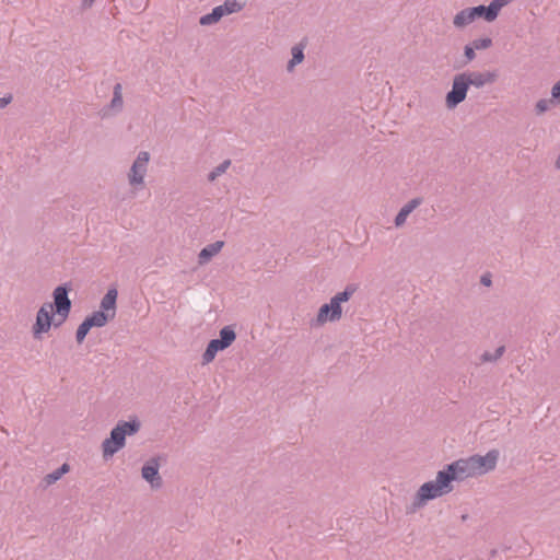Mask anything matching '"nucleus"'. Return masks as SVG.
Instances as JSON below:
<instances>
[{"label": "nucleus", "mask_w": 560, "mask_h": 560, "mask_svg": "<svg viewBox=\"0 0 560 560\" xmlns=\"http://www.w3.org/2000/svg\"><path fill=\"white\" fill-rule=\"evenodd\" d=\"M142 477L151 483L153 488L161 486V478L159 476V465L155 460H152L143 466Z\"/></svg>", "instance_id": "nucleus-15"}, {"label": "nucleus", "mask_w": 560, "mask_h": 560, "mask_svg": "<svg viewBox=\"0 0 560 560\" xmlns=\"http://www.w3.org/2000/svg\"><path fill=\"white\" fill-rule=\"evenodd\" d=\"M224 242L217 241L205 248L199 253V264L203 265L208 262L213 256H215L223 248Z\"/></svg>", "instance_id": "nucleus-16"}, {"label": "nucleus", "mask_w": 560, "mask_h": 560, "mask_svg": "<svg viewBox=\"0 0 560 560\" xmlns=\"http://www.w3.org/2000/svg\"><path fill=\"white\" fill-rule=\"evenodd\" d=\"M556 166H557L558 168H560V155L558 156V159H557V161H556Z\"/></svg>", "instance_id": "nucleus-31"}, {"label": "nucleus", "mask_w": 560, "mask_h": 560, "mask_svg": "<svg viewBox=\"0 0 560 560\" xmlns=\"http://www.w3.org/2000/svg\"><path fill=\"white\" fill-rule=\"evenodd\" d=\"M95 0H83L84 5L90 7Z\"/></svg>", "instance_id": "nucleus-30"}, {"label": "nucleus", "mask_w": 560, "mask_h": 560, "mask_svg": "<svg viewBox=\"0 0 560 560\" xmlns=\"http://www.w3.org/2000/svg\"><path fill=\"white\" fill-rule=\"evenodd\" d=\"M150 161V155L148 152H140L135 160L130 174L129 182L131 185H141L143 184L144 175L148 170V164Z\"/></svg>", "instance_id": "nucleus-12"}, {"label": "nucleus", "mask_w": 560, "mask_h": 560, "mask_svg": "<svg viewBox=\"0 0 560 560\" xmlns=\"http://www.w3.org/2000/svg\"><path fill=\"white\" fill-rule=\"evenodd\" d=\"M504 350H505L504 346H500L495 349L494 353L485 352L481 357L482 361L483 362L495 361L503 355Z\"/></svg>", "instance_id": "nucleus-21"}, {"label": "nucleus", "mask_w": 560, "mask_h": 560, "mask_svg": "<svg viewBox=\"0 0 560 560\" xmlns=\"http://www.w3.org/2000/svg\"><path fill=\"white\" fill-rule=\"evenodd\" d=\"M118 292L116 289H109L101 301V312H104L113 319L116 316V301Z\"/></svg>", "instance_id": "nucleus-14"}, {"label": "nucleus", "mask_w": 560, "mask_h": 560, "mask_svg": "<svg viewBox=\"0 0 560 560\" xmlns=\"http://www.w3.org/2000/svg\"><path fill=\"white\" fill-rule=\"evenodd\" d=\"M12 102V95L0 97V108L5 107Z\"/></svg>", "instance_id": "nucleus-28"}, {"label": "nucleus", "mask_w": 560, "mask_h": 560, "mask_svg": "<svg viewBox=\"0 0 560 560\" xmlns=\"http://www.w3.org/2000/svg\"><path fill=\"white\" fill-rule=\"evenodd\" d=\"M247 0H225L223 4L215 7L211 13L200 18L201 25H210L220 21L224 15L242 11Z\"/></svg>", "instance_id": "nucleus-6"}, {"label": "nucleus", "mask_w": 560, "mask_h": 560, "mask_svg": "<svg viewBox=\"0 0 560 560\" xmlns=\"http://www.w3.org/2000/svg\"><path fill=\"white\" fill-rule=\"evenodd\" d=\"M499 455L500 453L498 450H491L483 456H470L476 476H481L493 470L497 467Z\"/></svg>", "instance_id": "nucleus-10"}, {"label": "nucleus", "mask_w": 560, "mask_h": 560, "mask_svg": "<svg viewBox=\"0 0 560 560\" xmlns=\"http://www.w3.org/2000/svg\"><path fill=\"white\" fill-rule=\"evenodd\" d=\"M69 471V465L68 464H63L59 469H57L56 471L51 472V474H48L46 477H45V482L47 485H52L55 483L57 480H59L65 474H67Z\"/></svg>", "instance_id": "nucleus-19"}, {"label": "nucleus", "mask_w": 560, "mask_h": 560, "mask_svg": "<svg viewBox=\"0 0 560 560\" xmlns=\"http://www.w3.org/2000/svg\"><path fill=\"white\" fill-rule=\"evenodd\" d=\"M467 81L468 85H472L475 88H482L486 84H492L495 82L498 74L493 71H485V72H463L462 73Z\"/></svg>", "instance_id": "nucleus-13"}, {"label": "nucleus", "mask_w": 560, "mask_h": 560, "mask_svg": "<svg viewBox=\"0 0 560 560\" xmlns=\"http://www.w3.org/2000/svg\"><path fill=\"white\" fill-rule=\"evenodd\" d=\"M551 96L556 103H560V80L552 86Z\"/></svg>", "instance_id": "nucleus-25"}, {"label": "nucleus", "mask_w": 560, "mask_h": 560, "mask_svg": "<svg viewBox=\"0 0 560 560\" xmlns=\"http://www.w3.org/2000/svg\"><path fill=\"white\" fill-rule=\"evenodd\" d=\"M303 58H304L303 47L294 46L292 48V59L289 62L288 69L292 70L296 65H299L303 61Z\"/></svg>", "instance_id": "nucleus-20"}, {"label": "nucleus", "mask_w": 560, "mask_h": 560, "mask_svg": "<svg viewBox=\"0 0 560 560\" xmlns=\"http://www.w3.org/2000/svg\"><path fill=\"white\" fill-rule=\"evenodd\" d=\"M140 429L138 420L127 422H119L110 432V436L102 444L103 457H112L115 453L121 450L126 443V436L132 435Z\"/></svg>", "instance_id": "nucleus-2"}, {"label": "nucleus", "mask_w": 560, "mask_h": 560, "mask_svg": "<svg viewBox=\"0 0 560 560\" xmlns=\"http://www.w3.org/2000/svg\"><path fill=\"white\" fill-rule=\"evenodd\" d=\"M475 49L474 45L465 47V56L469 61L475 58Z\"/></svg>", "instance_id": "nucleus-27"}, {"label": "nucleus", "mask_w": 560, "mask_h": 560, "mask_svg": "<svg viewBox=\"0 0 560 560\" xmlns=\"http://www.w3.org/2000/svg\"><path fill=\"white\" fill-rule=\"evenodd\" d=\"M513 0H492L488 7L478 5L472 8L476 19H483L487 22H493L502 8L508 5Z\"/></svg>", "instance_id": "nucleus-11"}, {"label": "nucleus", "mask_w": 560, "mask_h": 560, "mask_svg": "<svg viewBox=\"0 0 560 560\" xmlns=\"http://www.w3.org/2000/svg\"><path fill=\"white\" fill-rule=\"evenodd\" d=\"M451 483L455 480H464L467 478L476 477L471 458L458 459L450 464L445 469Z\"/></svg>", "instance_id": "nucleus-7"}, {"label": "nucleus", "mask_w": 560, "mask_h": 560, "mask_svg": "<svg viewBox=\"0 0 560 560\" xmlns=\"http://www.w3.org/2000/svg\"><path fill=\"white\" fill-rule=\"evenodd\" d=\"M492 42L490 38H479L472 42V45L476 49H487L491 46Z\"/></svg>", "instance_id": "nucleus-24"}, {"label": "nucleus", "mask_w": 560, "mask_h": 560, "mask_svg": "<svg viewBox=\"0 0 560 560\" xmlns=\"http://www.w3.org/2000/svg\"><path fill=\"white\" fill-rule=\"evenodd\" d=\"M120 89H121L120 84H117V85L115 86L114 98H113V104H114V105H115V104H117V103H118V104H121V93H120Z\"/></svg>", "instance_id": "nucleus-26"}, {"label": "nucleus", "mask_w": 560, "mask_h": 560, "mask_svg": "<svg viewBox=\"0 0 560 560\" xmlns=\"http://www.w3.org/2000/svg\"><path fill=\"white\" fill-rule=\"evenodd\" d=\"M476 20L472 8H467L459 11L453 20V23L456 27L463 28L469 24H471Z\"/></svg>", "instance_id": "nucleus-17"}, {"label": "nucleus", "mask_w": 560, "mask_h": 560, "mask_svg": "<svg viewBox=\"0 0 560 560\" xmlns=\"http://www.w3.org/2000/svg\"><path fill=\"white\" fill-rule=\"evenodd\" d=\"M420 205V201L418 199H413L410 202H408L406 206L401 208L399 213L397 214L395 219V223L397 226H400L405 223L407 217Z\"/></svg>", "instance_id": "nucleus-18"}, {"label": "nucleus", "mask_w": 560, "mask_h": 560, "mask_svg": "<svg viewBox=\"0 0 560 560\" xmlns=\"http://www.w3.org/2000/svg\"><path fill=\"white\" fill-rule=\"evenodd\" d=\"M556 101L552 100V97L550 100H546V98H542V100H539L536 105H535V108H536V112L537 114H542L547 110L550 109L551 105L555 103Z\"/></svg>", "instance_id": "nucleus-22"}, {"label": "nucleus", "mask_w": 560, "mask_h": 560, "mask_svg": "<svg viewBox=\"0 0 560 560\" xmlns=\"http://www.w3.org/2000/svg\"><path fill=\"white\" fill-rule=\"evenodd\" d=\"M452 490L453 486L450 481L447 472L441 470L438 472L435 480L428 481L419 488L416 499L418 504L421 505L429 500H433L447 494Z\"/></svg>", "instance_id": "nucleus-3"}, {"label": "nucleus", "mask_w": 560, "mask_h": 560, "mask_svg": "<svg viewBox=\"0 0 560 560\" xmlns=\"http://www.w3.org/2000/svg\"><path fill=\"white\" fill-rule=\"evenodd\" d=\"M113 318L101 311H96L88 316L77 329L75 338L81 343L86 337L88 332L94 327H104Z\"/></svg>", "instance_id": "nucleus-8"}, {"label": "nucleus", "mask_w": 560, "mask_h": 560, "mask_svg": "<svg viewBox=\"0 0 560 560\" xmlns=\"http://www.w3.org/2000/svg\"><path fill=\"white\" fill-rule=\"evenodd\" d=\"M468 88L469 85L462 73L455 75L452 90L446 95L447 107L454 108L462 103L466 98Z\"/></svg>", "instance_id": "nucleus-9"}, {"label": "nucleus", "mask_w": 560, "mask_h": 560, "mask_svg": "<svg viewBox=\"0 0 560 560\" xmlns=\"http://www.w3.org/2000/svg\"><path fill=\"white\" fill-rule=\"evenodd\" d=\"M230 166V161H224L222 164H220L218 167H215L210 174H209V180H214L217 177L225 173V171Z\"/></svg>", "instance_id": "nucleus-23"}, {"label": "nucleus", "mask_w": 560, "mask_h": 560, "mask_svg": "<svg viewBox=\"0 0 560 560\" xmlns=\"http://www.w3.org/2000/svg\"><path fill=\"white\" fill-rule=\"evenodd\" d=\"M355 289L353 287L346 288L345 291L336 294L329 303L324 304L319 307L317 316H316V325L322 326L327 322H336L341 318L342 308L341 303L349 301V299L354 293Z\"/></svg>", "instance_id": "nucleus-4"}, {"label": "nucleus", "mask_w": 560, "mask_h": 560, "mask_svg": "<svg viewBox=\"0 0 560 560\" xmlns=\"http://www.w3.org/2000/svg\"><path fill=\"white\" fill-rule=\"evenodd\" d=\"M481 282H482L485 285L489 287V285L491 284L490 277H489V276H483V277L481 278Z\"/></svg>", "instance_id": "nucleus-29"}, {"label": "nucleus", "mask_w": 560, "mask_h": 560, "mask_svg": "<svg viewBox=\"0 0 560 560\" xmlns=\"http://www.w3.org/2000/svg\"><path fill=\"white\" fill-rule=\"evenodd\" d=\"M236 339L234 329L230 326H225L220 330V338L212 339L202 354L203 364L211 363L217 353L228 349Z\"/></svg>", "instance_id": "nucleus-5"}, {"label": "nucleus", "mask_w": 560, "mask_h": 560, "mask_svg": "<svg viewBox=\"0 0 560 560\" xmlns=\"http://www.w3.org/2000/svg\"><path fill=\"white\" fill-rule=\"evenodd\" d=\"M54 302L44 303L36 313L35 323L32 326L34 339L40 340L50 329L58 328L66 323L71 312V300L68 290L60 285L52 292Z\"/></svg>", "instance_id": "nucleus-1"}]
</instances>
